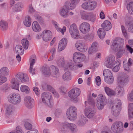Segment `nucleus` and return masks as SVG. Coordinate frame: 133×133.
<instances>
[{"label": "nucleus", "instance_id": "nucleus-28", "mask_svg": "<svg viewBox=\"0 0 133 133\" xmlns=\"http://www.w3.org/2000/svg\"><path fill=\"white\" fill-rule=\"evenodd\" d=\"M14 51L16 53L20 55H22L24 52V50L23 49L22 47L19 45H18L16 46Z\"/></svg>", "mask_w": 133, "mask_h": 133}, {"label": "nucleus", "instance_id": "nucleus-41", "mask_svg": "<svg viewBox=\"0 0 133 133\" xmlns=\"http://www.w3.org/2000/svg\"><path fill=\"white\" fill-rule=\"evenodd\" d=\"M42 72L44 75L46 76H49L51 75V72L49 68L44 67L42 69Z\"/></svg>", "mask_w": 133, "mask_h": 133}, {"label": "nucleus", "instance_id": "nucleus-50", "mask_svg": "<svg viewBox=\"0 0 133 133\" xmlns=\"http://www.w3.org/2000/svg\"><path fill=\"white\" fill-rule=\"evenodd\" d=\"M7 81V78L3 75H0V85L2 84Z\"/></svg>", "mask_w": 133, "mask_h": 133}, {"label": "nucleus", "instance_id": "nucleus-39", "mask_svg": "<svg viewBox=\"0 0 133 133\" xmlns=\"http://www.w3.org/2000/svg\"><path fill=\"white\" fill-rule=\"evenodd\" d=\"M90 10H93L96 7L97 4V2L95 1L88 2Z\"/></svg>", "mask_w": 133, "mask_h": 133}, {"label": "nucleus", "instance_id": "nucleus-16", "mask_svg": "<svg viewBox=\"0 0 133 133\" xmlns=\"http://www.w3.org/2000/svg\"><path fill=\"white\" fill-rule=\"evenodd\" d=\"M107 58V59L105 63V65L109 68L112 67L115 64V56L113 55H111Z\"/></svg>", "mask_w": 133, "mask_h": 133}, {"label": "nucleus", "instance_id": "nucleus-35", "mask_svg": "<svg viewBox=\"0 0 133 133\" xmlns=\"http://www.w3.org/2000/svg\"><path fill=\"white\" fill-rule=\"evenodd\" d=\"M68 11L63 8L60 9L59 12L60 15L64 18L68 16Z\"/></svg>", "mask_w": 133, "mask_h": 133}, {"label": "nucleus", "instance_id": "nucleus-57", "mask_svg": "<svg viewBox=\"0 0 133 133\" xmlns=\"http://www.w3.org/2000/svg\"><path fill=\"white\" fill-rule=\"evenodd\" d=\"M16 133H22L24 132L21 127L19 126H18L16 127Z\"/></svg>", "mask_w": 133, "mask_h": 133}, {"label": "nucleus", "instance_id": "nucleus-18", "mask_svg": "<svg viewBox=\"0 0 133 133\" xmlns=\"http://www.w3.org/2000/svg\"><path fill=\"white\" fill-rule=\"evenodd\" d=\"M67 43V40L65 38H62L59 42L58 46V51H61L65 48Z\"/></svg>", "mask_w": 133, "mask_h": 133}, {"label": "nucleus", "instance_id": "nucleus-64", "mask_svg": "<svg viewBox=\"0 0 133 133\" xmlns=\"http://www.w3.org/2000/svg\"><path fill=\"white\" fill-rule=\"evenodd\" d=\"M35 60L34 59H32L30 58V66H33L35 63Z\"/></svg>", "mask_w": 133, "mask_h": 133}, {"label": "nucleus", "instance_id": "nucleus-48", "mask_svg": "<svg viewBox=\"0 0 133 133\" xmlns=\"http://www.w3.org/2000/svg\"><path fill=\"white\" fill-rule=\"evenodd\" d=\"M121 29L122 33L124 37L126 38H128V37L127 34V31L124 26L123 25H121Z\"/></svg>", "mask_w": 133, "mask_h": 133}, {"label": "nucleus", "instance_id": "nucleus-31", "mask_svg": "<svg viewBox=\"0 0 133 133\" xmlns=\"http://www.w3.org/2000/svg\"><path fill=\"white\" fill-rule=\"evenodd\" d=\"M62 77L64 81H69L71 79L70 72L69 71L66 72L62 76Z\"/></svg>", "mask_w": 133, "mask_h": 133}, {"label": "nucleus", "instance_id": "nucleus-15", "mask_svg": "<svg viewBox=\"0 0 133 133\" xmlns=\"http://www.w3.org/2000/svg\"><path fill=\"white\" fill-rule=\"evenodd\" d=\"M42 35L43 40L45 42L50 41L52 38V33L49 30H44L42 32Z\"/></svg>", "mask_w": 133, "mask_h": 133}, {"label": "nucleus", "instance_id": "nucleus-17", "mask_svg": "<svg viewBox=\"0 0 133 133\" xmlns=\"http://www.w3.org/2000/svg\"><path fill=\"white\" fill-rule=\"evenodd\" d=\"M85 57V55L83 54L76 52L73 55V59L75 63H79L82 61V59Z\"/></svg>", "mask_w": 133, "mask_h": 133}, {"label": "nucleus", "instance_id": "nucleus-23", "mask_svg": "<svg viewBox=\"0 0 133 133\" xmlns=\"http://www.w3.org/2000/svg\"><path fill=\"white\" fill-rule=\"evenodd\" d=\"M76 5V4L74 3L71 0V3L69 1H66L65 2V6L68 10H72L75 8Z\"/></svg>", "mask_w": 133, "mask_h": 133}, {"label": "nucleus", "instance_id": "nucleus-7", "mask_svg": "<svg viewBox=\"0 0 133 133\" xmlns=\"http://www.w3.org/2000/svg\"><path fill=\"white\" fill-rule=\"evenodd\" d=\"M8 100L10 102L16 105L20 103L21 101V98L19 94L13 93L9 96Z\"/></svg>", "mask_w": 133, "mask_h": 133}, {"label": "nucleus", "instance_id": "nucleus-8", "mask_svg": "<svg viewBox=\"0 0 133 133\" xmlns=\"http://www.w3.org/2000/svg\"><path fill=\"white\" fill-rule=\"evenodd\" d=\"M111 129L115 133L122 132L123 130L122 123L121 122H115L112 125Z\"/></svg>", "mask_w": 133, "mask_h": 133}, {"label": "nucleus", "instance_id": "nucleus-36", "mask_svg": "<svg viewBox=\"0 0 133 133\" xmlns=\"http://www.w3.org/2000/svg\"><path fill=\"white\" fill-rule=\"evenodd\" d=\"M15 110L14 107L12 105H9L6 109V113L9 115L13 112Z\"/></svg>", "mask_w": 133, "mask_h": 133}, {"label": "nucleus", "instance_id": "nucleus-37", "mask_svg": "<svg viewBox=\"0 0 133 133\" xmlns=\"http://www.w3.org/2000/svg\"><path fill=\"white\" fill-rule=\"evenodd\" d=\"M31 19L29 16H27L25 18V20L23 21L24 25L26 27H29L30 26Z\"/></svg>", "mask_w": 133, "mask_h": 133}, {"label": "nucleus", "instance_id": "nucleus-49", "mask_svg": "<svg viewBox=\"0 0 133 133\" xmlns=\"http://www.w3.org/2000/svg\"><path fill=\"white\" fill-rule=\"evenodd\" d=\"M82 7L84 9L90 10L88 2L83 3L82 5Z\"/></svg>", "mask_w": 133, "mask_h": 133}, {"label": "nucleus", "instance_id": "nucleus-33", "mask_svg": "<svg viewBox=\"0 0 133 133\" xmlns=\"http://www.w3.org/2000/svg\"><path fill=\"white\" fill-rule=\"evenodd\" d=\"M21 43L23 47L25 49H27L29 45V41L25 38L23 39L21 41Z\"/></svg>", "mask_w": 133, "mask_h": 133}, {"label": "nucleus", "instance_id": "nucleus-30", "mask_svg": "<svg viewBox=\"0 0 133 133\" xmlns=\"http://www.w3.org/2000/svg\"><path fill=\"white\" fill-rule=\"evenodd\" d=\"M104 89L105 92L108 96H111L114 95L115 94V92L109 87H105Z\"/></svg>", "mask_w": 133, "mask_h": 133}, {"label": "nucleus", "instance_id": "nucleus-38", "mask_svg": "<svg viewBox=\"0 0 133 133\" xmlns=\"http://www.w3.org/2000/svg\"><path fill=\"white\" fill-rule=\"evenodd\" d=\"M128 12L130 14H133V2H130L127 6Z\"/></svg>", "mask_w": 133, "mask_h": 133}, {"label": "nucleus", "instance_id": "nucleus-19", "mask_svg": "<svg viewBox=\"0 0 133 133\" xmlns=\"http://www.w3.org/2000/svg\"><path fill=\"white\" fill-rule=\"evenodd\" d=\"M50 71L51 72V75L52 76L57 77L59 75V70L54 65L50 67Z\"/></svg>", "mask_w": 133, "mask_h": 133}, {"label": "nucleus", "instance_id": "nucleus-60", "mask_svg": "<svg viewBox=\"0 0 133 133\" xmlns=\"http://www.w3.org/2000/svg\"><path fill=\"white\" fill-rule=\"evenodd\" d=\"M66 27L65 26H64L63 27V28L62 29H61L60 28L59 29V30L58 31V32H61L62 33V35H64V32L66 30Z\"/></svg>", "mask_w": 133, "mask_h": 133}, {"label": "nucleus", "instance_id": "nucleus-21", "mask_svg": "<svg viewBox=\"0 0 133 133\" xmlns=\"http://www.w3.org/2000/svg\"><path fill=\"white\" fill-rule=\"evenodd\" d=\"M33 99L29 96H27L24 99L25 104L26 106L28 108H30L32 105Z\"/></svg>", "mask_w": 133, "mask_h": 133}, {"label": "nucleus", "instance_id": "nucleus-51", "mask_svg": "<svg viewBox=\"0 0 133 133\" xmlns=\"http://www.w3.org/2000/svg\"><path fill=\"white\" fill-rule=\"evenodd\" d=\"M88 102L89 104L92 105L91 107H94L95 105V101L92 98L89 97L88 98Z\"/></svg>", "mask_w": 133, "mask_h": 133}, {"label": "nucleus", "instance_id": "nucleus-34", "mask_svg": "<svg viewBox=\"0 0 133 133\" xmlns=\"http://www.w3.org/2000/svg\"><path fill=\"white\" fill-rule=\"evenodd\" d=\"M8 24L4 21H1L0 22V29L2 30H5L7 29Z\"/></svg>", "mask_w": 133, "mask_h": 133}, {"label": "nucleus", "instance_id": "nucleus-26", "mask_svg": "<svg viewBox=\"0 0 133 133\" xmlns=\"http://www.w3.org/2000/svg\"><path fill=\"white\" fill-rule=\"evenodd\" d=\"M32 28L33 30L36 32L40 31L41 28L38 23L36 21H34L32 24Z\"/></svg>", "mask_w": 133, "mask_h": 133}, {"label": "nucleus", "instance_id": "nucleus-53", "mask_svg": "<svg viewBox=\"0 0 133 133\" xmlns=\"http://www.w3.org/2000/svg\"><path fill=\"white\" fill-rule=\"evenodd\" d=\"M57 63L58 65L59 66H62L64 64V62L63 58H61L58 60Z\"/></svg>", "mask_w": 133, "mask_h": 133}, {"label": "nucleus", "instance_id": "nucleus-61", "mask_svg": "<svg viewBox=\"0 0 133 133\" xmlns=\"http://www.w3.org/2000/svg\"><path fill=\"white\" fill-rule=\"evenodd\" d=\"M66 27L65 26H64L63 27V28L62 29H61L60 28L59 29V30L58 31V32H61L62 33V35H64V32L66 30Z\"/></svg>", "mask_w": 133, "mask_h": 133}, {"label": "nucleus", "instance_id": "nucleus-10", "mask_svg": "<svg viewBox=\"0 0 133 133\" xmlns=\"http://www.w3.org/2000/svg\"><path fill=\"white\" fill-rule=\"evenodd\" d=\"M117 104L116 105L115 107H112V110L111 112L112 114L115 117H117L120 114V111L121 108V103L120 101H119Z\"/></svg>", "mask_w": 133, "mask_h": 133}, {"label": "nucleus", "instance_id": "nucleus-2", "mask_svg": "<svg viewBox=\"0 0 133 133\" xmlns=\"http://www.w3.org/2000/svg\"><path fill=\"white\" fill-rule=\"evenodd\" d=\"M124 43V39L120 38H117L113 41L111 47L118 51L116 55V58H121L125 52V50L123 47Z\"/></svg>", "mask_w": 133, "mask_h": 133}, {"label": "nucleus", "instance_id": "nucleus-54", "mask_svg": "<svg viewBox=\"0 0 133 133\" xmlns=\"http://www.w3.org/2000/svg\"><path fill=\"white\" fill-rule=\"evenodd\" d=\"M129 26L128 31L129 32L133 33V23H128Z\"/></svg>", "mask_w": 133, "mask_h": 133}, {"label": "nucleus", "instance_id": "nucleus-59", "mask_svg": "<svg viewBox=\"0 0 133 133\" xmlns=\"http://www.w3.org/2000/svg\"><path fill=\"white\" fill-rule=\"evenodd\" d=\"M128 118L130 119L133 118V111H128Z\"/></svg>", "mask_w": 133, "mask_h": 133}, {"label": "nucleus", "instance_id": "nucleus-12", "mask_svg": "<svg viewBox=\"0 0 133 133\" xmlns=\"http://www.w3.org/2000/svg\"><path fill=\"white\" fill-rule=\"evenodd\" d=\"M129 76L126 74H123L121 75L118 79L119 83L123 86L127 85L129 82Z\"/></svg>", "mask_w": 133, "mask_h": 133}, {"label": "nucleus", "instance_id": "nucleus-46", "mask_svg": "<svg viewBox=\"0 0 133 133\" xmlns=\"http://www.w3.org/2000/svg\"><path fill=\"white\" fill-rule=\"evenodd\" d=\"M24 126L25 129L28 130H30L32 128V124L28 122H25Z\"/></svg>", "mask_w": 133, "mask_h": 133}, {"label": "nucleus", "instance_id": "nucleus-9", "mask_svg": "<svg viewBox=\"0 0 133 133\" xmlns=\"http://www.w3.org/2000/svg\"><path fill=\"white\" fill-rule=\"evenodd\" d=\"M98 98L99 99L97 101L96 105L99 109L101 110L107 103L106 99L105 97L102 94L98 96Z\"/></svg>", "mask_w": 133, "mask_h": 133}, {"label": "nucleus", "instance_id": "nucleus-52", "mask_svg": "<svg viewBox=\"0 0 133 133\" xmlns=\"http://www.w3.org/2000/svg\"><path fill=\"white\" fill-rule=\"evenodd\" d=\"M89 17V21L92 22H94L95 20L96 15L92 12L90 13Z\"/></svg>", "mask_w": 133, "mask_h": 133}, {"label": "nucleus", "instance_id": "nucleus-40", "mask_svg": "<svg viewBox=\"0 0 133 133\" xmlns=\"http://www.w3.org/2000/svg\"><path fill=\"white\" fill-rule=\"evenodd\" d=\"M20 89L22 92H24L27 94H28L30 91L29 88L27 86L25 85H21Z\"/></svg>", "mask_w": 133, "mask_h": 133}, {"label": "nucleus", "instance_id": "nucleus-32", "mask_svg": "<svg viewBox=\"0 0 133 133\" xmlns=\"http://www.w3.org/2000/svg\"><path fill=\"white\" fill-rule=\"evenodd\" d=\"M97 34L99 38L101 39H103L105 37L106 32L104 29L100 28L97 31Z\"/></svg>", "mask_w": 133, "mask_h": 133}, {"label": "nucleus", "instance_id": "nucleus-62", "mask_svg": "<svg viewBox=\"0 0 133 133\" xmlns=\"http://www.w3.org/2000/svg\"><path fill=\"white\" fill-rule=\"evenodd\" d=\"M96 82L97 85H99L101 83L100 77L99 76H97L96 78Z\"/></svg>", "mask_w": 133, "mask_h": 133}, {"label": "nucleus", "instance_id": "nucleus-4", "mask_svg": "<svg viewBox=\"0 0 133 133\" xmlns=\"http://www.w3.org/2000/svg\"><path fill=\"white\" fill-rule=\"evenodd\" d=\"M81 93L80 89L78 88L72 89L68 92V96L71 101L74 103H76L78 100V97Z\"/></svg>", "mask_w": 133, "mask_h": 133}, {"label": "nucleus", "instance_id": "nucleus-45", "mask_svg": "<svg viewBox=\"0 0 133 133\" xmlns=\"http://www.w3.org/2000/svg\"><path fill=\"white\" fill-rule=\"evenodd\" d=\"M86 122V118L83 116H82L78 122V124L80 126H82Z\"/></svg>", "mask_w": 133, "mask_h": 133}, {"label": "nucleus", "instance_id": "nucleus-1", "mask_svg": "<svg viewBox=\"0 0 133 133\" xmlns=\"http://www.w3.org/2000/svg\"><path fill=\"white\" fill-rule=\"evenodd\" d=\"M15 78L16 79L13 78L11 79V86L12 89L16 90L18 89L19 82L24 83L27 82L29 81L28 76L21 72H19L16 74Z\"/></svg>", "mask_w": 133, "mask_h": 133}, {"label": "nucleus", "instance_id": "nucleus-22", "mask_svg": "<svg viewBox=\"0 0 133 133\" xmlns=\"http://www.w3.org/2000/svg\"><path fill=\"white\" fill-rule=\"evenodd\" d=\"M64 126L69 127L71 130L73 132H76L77 131V129L76 125L73 123H70L68 122H65L63 124Z\"/></svg>", "mask_w": 133, "mask_h": 133}, {"label": "nucleus", "instance_id": "nucleus-20", "mask_svg": "<svg viewBox=\"0 0 133 133\" xmlns=\"http://www.w3.org/2000/svg\"><path fill=\"white\" fill-rule=\"evenodd\" d=\"M102 28L104 30L108 31L110 30L112 28V25L111 23L108 20L104 21L101 24Z\"/></svg>", "mask_w": 133, "mask_h": 133}, {"label": "nucleus", "instance_id": "nucleus-44", "mask_svg": "<svg viewBox=\"0 0 133 133\" xmlns=\"http://www.w3.org/2000/svg\"><path fill=\"white\" fill-rule=\"evenodd\" d=\"M103 75L104 76V78L112 76V74L109 70H105L103 71Z\"/></svg>", "mask_w": 133, "mask_h": 133}, {"label": "nucleus", "instance_id": "nucleus-58", "mask_svg": "<svg viewBox=\"0 0 133 133\" xmlns=\"http://www.w3.org/2000/svg\"><path fill=\"white\" fill-rule=\"evenodd\" d=\"M124 63V61L123 62V64ZM130 66L128 64V63L125 64H123V67L124 68L125 70L127 71H129L130 70L129 67V66Z\"/></svg>", "mask_w": 133, "mask_h": 133}, {"label": "nucleus", "instance_id": "nucleus-29", "mask_svg": "<svg viewBox=\"0 0 133 133\" xmlns=\"http://www.w3.org/2000/svg\"><path fill=\"white\" fill-rule=\"evenodd\" d=\"M115 90L117 92L118 95L120 96H122L124 94V89L123 87H121L120 85H118L117 86Z\"/></svg>", "mask_w": 133, "mask_h": 133}, {"label": "nucleus", "instance_id": "nucleus-5", "mask_svg": "<svg viewBox=\"0 0 133 133\" xmlns=\"http://www.w3.org/2000/svg\"><path fill=\"white\" fill-rule=\"evenodd\" d=\"M77 109L74 106H71L67 110L66 115L67 118L71 121L76 119L77 118Z\"/></svg>", "mask_w": 133, "mask_h": 133}, {"label": "nucleus", "instance_id": "nucleus-3", "mask_svg": "<svg viewBox=\"0 0 133 133\" xmlns=\"http://www.w3.org/2000/svg\"><path fill=\"white\" fill-rule=\"evenodd\" d=\"M51 95L47 92H44L41 95L42 103L45 105L51 107L53 105V101L51 99Z\"/></svg>", "mask_w": 133, "mask_h": 133}, {"label": "nucleus", "instance_id": "nucleus-42", "mask_svg": "<svg viewBox=\"0 0 133 133\" xmlns=\"http://www.w3.org/2000/svg\"><path fill=\"white\" fill-rule=\"evenodd\" d=\"M104 80L105 82L108 84H111L114 81V78L113 76L106 77L104 78Z\"/></svg>", "mask_w": 133, "mask_h": 133}, {"label": "nucleus", "instance_id": "nucleus-55", "mask_svg": "<svg viewBox=\"0 0 133 133\" xmlns=\"http://www.w3.org/2000/svg\"><path fill=\"white\" fill-rule=\"evenodd\" d=\"M35 17L40 23L41 24L43 23V20L40 16L38 15H36L35 16Z\"/></svg>", "mask_w": 133, "mask_h": 133}, {"label": "nucleus", "instance_id": "nucleus-56", "mask_svg": "<svg viewBox=\"0 0 133 133\" xmlns=\"http://www.w3.org/2000/svg\"><path fill=\"white\" fill-rule=\"evenodd\" d=\"M52 23L55 27L56 29L58 31L60 28L59 26V24L56 21H52Z\"/></svg>", "mask_w": 133, "mask_h": 133}, {"label": "nucleus", "instance_id": "nucleus-47", "mask_svg": "<svg viewBox=\"0 0 133 133\" xmlns=\"http://www.w3.org/2000/svg\"><path fill=\"white\" fill-rule=\"evenodd\" d=\"M90 13H84L81 15V17L83 19L89 20Z\"/></svg>", "mask_w": 133, "mask_h": 133}, {"label": "nucleus", "instance_id": "nucleus-14", "mask_svg": "<svg viewBox=\"0 0 133 133\" xmlns=\"http://www.w3.org/2000/svg\"><path fill=\"white\" fill-rule=\"evenodd\" d=\"M79 30L83 34H86L89 32L90 29L89 24L86 22L81 24L79 26Z\"/></svg>", "mask_w": 133, "mask_h": 133}, {"label": "nucleus", "instance_id": "nucleus-43", "mask_svg": "<svg viewBox=\"0 0 133 133\" xmlns=\"http://www.w3.org/2000/svg\"><path fill=\"white\" fill-rule=\"evenodd\" d=\"M120 61H116L115 62V64H116V65L115 66L113 69L112 70L115 72H117L119 69L120 67Z\"/></svg>", "mask_w": 133, "mask_h": 133}, {"label": "nucleus", "instance_id": "nucleus-13", "mask_svg": "<svg viewBox=\"0 0 133 133\" xmlns=\"http://www.w3.org/2000/svg\"><path fill=\"white\" fill-rule=\"evenodd\" d=\"M96 111L94 107L89 106L87 107L85 110V114L88 118H93L95 115Z\"/></svg>", "mask_w": 133, "mask_h": 133}, {"label": "nucleus", "instance_id": "nucleus-24", "mask_svg": "<svg viewBox=\"0 0 133 133\" xmlns=\"http://www.w3.org/2000/svg\"><path fill=\"white\" fill-rule=\"evenodd\" d=\"M22 4L18 2L13 6L12 11L14 12L19 11L22 10Z\"/></svg>", "mask_w": 133, "mask_h": 133}, {"label": "nucleus", "instance_id": "nucleus-11", "mask_svg": "<svg viewBox=\"0 0 133 133\" xmlns=\"http://www.w3.org/2000/svg\"><path fill=\"white\" fill-rule=\"evenodd\" d=\"M75 46L77 49L81 52H85L87 49V47L85 46L84 42L82 41H77L75 44Z\"/></svg>", "mask_w": 133, "mask_h": 133}, {"label": "nucleus", "instance_id": "nucleus-6", "mask_svg": "<svg viewBox=\"0 0 133 133\" xmlns=\"http://www.w3.org/2000/svg\"><path fill=\"white\" fill-rule=\"evenodd\" d=\"M70 33L72 38L77 39L80 37V35L76 25L74 23L70 25L69 29Z\"/></svg>", "mask_w": 133, "mask_h": 133}, {"label": "nucleus", "instance_id": "nucleus-25", "mask_svg": "<svg viewBox=\"0 0 133 133\" xmlns=\"http://www.w3.org/2000/svg\"><path fill=\"white\" fill-rule=\"evenodd\" d=\"M97 43L95 42H94L92 44L91 47L89 49V53L91 54L96 52L97 50Z\"/></svg>", "mask_w": 133, "mask_h": 133}, {"label": "nucleus", "instance_id": "nucleus-27", "mask_svg": "<svg viewBox=\"0 0 133 133\" xmlns=\"http://www.w3.org/2000/svg\"><path fill=\"white\" fill-rule=\"evenodd\" d=\"M9 74L8 68L6 67H3L0 69V75L4 76H7Z\"/></svg>", "mask_w": 133, "mask_h": 133}, {"label": "nucleus", "instance_id": "nucleus-63", "mask_svg": "<svg viewBox=\"0 0 133 133\" xmlns=\"http://www.w3.org/2000/svg\"><path fill=\"white\" fill-rule=\"evenodd\" d=\"M128 98L131 101L133 100V89L131 93L128 95Z\"/></svg>", "mask_w": 133, "mask_h": 133}]
</instances>
